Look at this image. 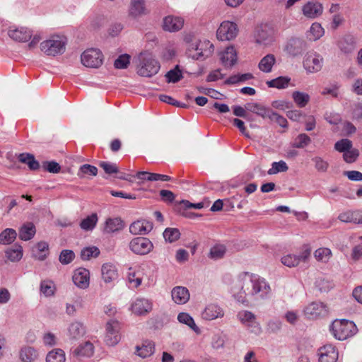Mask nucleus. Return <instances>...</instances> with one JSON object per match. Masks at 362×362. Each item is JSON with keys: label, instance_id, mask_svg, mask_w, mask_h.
Listing matches in <instances>:
<instances>
[{"label": "nucleus", "instance_id": "f257e3e1", "mask_svg": "<svg viewBox=\"0 0 362 362\" xmlns=\"http://www.w3.org/2000/svg\"><path fill=\"white\" fill-rule=\"evenodd\" d=\"M230 291L238 302L245 303L247 298H265L271 292L269 283L259 275L243 272L230 284Z\"/></svg>", "mask_w": 362, "mask_h": 362}, {"label": "nucleus", "instance_id": "f03ea898", "mask_svg": "<svg viewBox=\"0 0 362 362\" xmlns=\"http://www.w3.org/2000/svg\"><path fill=\"white\" fill-rule=\"evenodd\" d=\"M137 74L141 76L151 77L160 69L159 62L148 53H141L138 57Z\"/></svg>", "mask_w": 362, "mask_h": 362}, {"label": "nucleus", "instance_id": "7ed1b4c3", "mask_svg": "<svg viewBox=\"0 0 362 362\" xmlns=\"http://www.w3.org/2000/svg\"><path fill=\"white\" fill-rule=\"evenodd\" d=\"M331 330L337 339L342 341L354 335L357 327L354 322L342 319L334 321Z\"/></svg>", "mask_w": 362, "mask_h": 362}, {"label": "nucleus", "instance_id": "20e7f679", "mask_svg": "<svg viewBox=\"0 0 362 362\" xmlns=\"http://www.w3.org/2000/svg\"><path fill=\"white\" fill-rule=\"evenodd\" d=\"M66 44L65 37L58 35L53 36L41 42L40 49L47 55L56 56L65 52Z\"/></svg>", "mask_w": 362, "mask_h": 362}, {"label": "nucleus", "instance_id": "39448f33", "mask_svg": "<svg viewBox=\"0 0 362 362\" xmlns=\"http://www.w3.org/2000/svg\"><path fill=\"white\" fill-rule=\"evenodd\" d=\"M214 45L209 40L199 41L187 49V54L195 60H202L210 57L214 52Z\"/></svg>", "mask_w": 362, "mask_h": 362}, {"label": "nucleus", "instance_id": "423d86ee", "mask_svg": "<svg viewBox=\"0 0 362 362\" xmlns=\"http://www.w3.org/2000/svg\"><path fill=\"white\" fill-rule=\"evenodd\" d=\"M103 54L98 49L90 48L85 50L81 55L82 64L88 68H98L103 63Z\"/></svg>", "mask_w": 362, "mask_h": 362}, {"label": "nucleus", "instance_id": "0eeeda50", "mask_svg": "<svg viewBox=\"0 0 362 362\" xmlns=\"http://www.w3.org/2000/svg\"><path fill=\"white\" fill-rule=\"evenodd\" d=\"M129 249L135 255H146L153 249V243L147 238L136 237L129 243Z\"/></svg>", "mask_w": 362, "mask_h": 362}, {"label": "nucleus", "instance_id": "6e6552de", "mask_svg": "<svg viewBox=\"0 0 362 362\" xmlns=\"http://www.w3.org/2000/svg\"><path fill=\"white\" fill-rule=\"evenodd\" d=\"M238 33V28L236 23L225 21H223L218 27L216 36L219 40L229 41L236 37Z\"/></svg>", "mask_w": 362, "mask_h": 362}, {"label": "nucleus", "instance_id": "1a4fd4ad", "mask_svg": "<svg viewBox=\"0 0 362 362\" xmlns=\"http://www.w3.org/2000/svg\"><path fill=\"white\" fill-rule=\"evenodd\" d=\"M311 255V249L306 246L299 255L288 254L281 257V263L288 267H297L300 262H306Z\"/></svg>", "mask_w": 362, "mask_h": 362}, {"label": "nucleus", "instance_id": "9d476101", "mask_svg": "<svg viewBox=\"0 0 362 362\" xmlns=\"http://www.w3.org/2000/svg\"><path fill=\"white\" fill-rule=\"evenodd\" d=\"M153 306L151 300L139 297L132 301L130 309L136 315L145 316L153 310Z\"/></svg>", "mask_w": 362, "mask_h": 362}, {"label": "nucleus", "instance_id": "9b49d317", "mask_svg": "<svg viewBox=\"0 0 362 362\" xmlns=\"http://www.w3.org/2000/svg\"><path fill=\"white\" fill-rule=\"evenodd\" d=\"M323 66V57L316 52L308 53L303 60V67L309 73L320 71Z\"/></svg>", "mask_w": 362, "mask_h": 362}, {"label": "nucleus", "instance_id": "f8f14e48", "mask_svg": "<svg viewBox=\"0 0 362 362\" xmlns=\"http://www.w3.org/2000/svg\"><path fill=\"white\" fill-rule=\"evenodd\" d=\"M119 329L120 326L118 321L111 320L107 322L105 341L108 346H115L119 343L120 341Z\"/></svg>", "mask_w": 362, "mask_h": 362}, {"label": "nucleus", "instance_id": "ddd939ff", "mask_svg": "<svg viewBox=\"0 0 362 362\" xmlns=\"http://www.w3.org/2000/svg\"><path fill=\"white\" fill-rule=\"evenodd\" d=\"M327 312V305L322 302H313L303 310L305 316L312 320L325 315Z\"/></svg>", "mask_w": 362, "mask_h": 362}, {"label": "nucleus", "instance_id": "4468645a", "mask_svg": "<svg viewBox=\"0 0 362 362\" xmlns=\"http://www.w3.org/2000/svg\"><path fill=\"white\" fill-rule=\"evenodd\" d=\"M239 320L247 327L251 328V331L259 334L261 332V327L256 320V316L248 310H242L237 315Z\"/></svg>", "mask_w": 362, "mask_h": 362}, {"label": "nucleus", "instance_id": "2eb2a0df", "mask_svg": "<svg viewBox=\"0 0 362 362\" xmlns=\"http://www.w3.org/2000/svg\"><path fill=\"white\" fill-rule=\"evenodd\" d=\"M72 280L78 288L86 289L90 284V272L85 268H78L74 272Z\"/></svg>", "mask_w": 362, "mask_h": 362}, {"label": "nucleus", "instance_id": "dca6fc26", "mask_svg": "<svg viewBox=\"0 0 362 362\" xmlns=\"http://www.w3.org/2000/svg\"><path fill=\"white\" fill-rule=\"evenodd\" d=\"M319 362H336L339 354L337 349L332 345H325L318 350Z\"/></svg>", "mask_w": 362, "mask_h": 362}, {"label": "nucleus", "instance_id": "f3484780", "mask_svg": "<svg viewBox=\"0 0 362 362\" xmlns=\"http://www.w3.org/2000/svg\"><path fill=\"white\" fill-rule=\"evenodd\" d=\"M184 19L179 16H168L163 18V28L168 32H177L182 28Z\"/></svg>", "mask_w": 362, "mask_h": 362}, {"label": "nucleus", "instance_id": "a211bd4d", "mask_svg": "<svg viewBox=\"0 0 362 362\" xmlns=\"http://www.w3.org/2000/svg\"><path fill=\"white\" fill-rule=\"evenodd\" d=\"M153 229V223L147 220H138L129 226V232L133 235H146Z\"/></svg>", "mask_w": 362, "mask_h": 362}, {"label": "nucleus", "instance_id": "6ab92c4d", "mask_svg": "<svg viewBox=\"0 0 362 362\" xmlns=\"http://www.w3.org/2000/svg\"><path fill=\"white\" fill-rule=\"evenodd\" d=\"M220 59L222 64L226 68H231L237 62V52L234 47L230 46L220 53Z\"/></svg>", "mask_w": 362, "mask_h": 362}, {"label": "nucleus", "instance_id": "aec40b11", "mask_svg": "<svg viewBox=\"0 0 362 362\" xmlns=\"http://www.w3.org/2000/svg\"><path fill=\"white\" fill-rule=\"evenodd\" d=\"M306 44L300 38H292L286 44L285 50L286 52L296 57L300 54L305 49Z\"/></svg>", "mask_w": 362, "mask_h": 362}, {"label": "nucleus", "instance_id": "412c9836", "mask_svg": "<svg viewBox=\"0 0 362 362\" xmlns=\"http://www.w3.org/2000/svg\"><path fill=\"white\" fill-rule=\"evenodd\" d=\"M246 109L248 112H252L262 119H269L272 112V110L269 107L257 103H246Z\"/></svg>", "mask_w": 362, "mask_h": 362}, {"label": "nucleus", "instance_id": "4be33fe9", "mask_svg": "<svg viewBox=\"0 0 362 362\" xmlns=\"http://www.w3.org/2000/svg\"><path fill=\"white\" fill-rule=\"evenodd\" d=\"M202 318L206 320H213L224 316L223 310L217 304L208 305L202 313Z\"/></svg>", "mask_w": 362, "mask_h": 362}, {"label": "nucleus", "instance_id": "5701e85b", "mask_svg": "<svg viewBox=\"0 0 362 362\" xmlns=\"http://www.w3.org/2000/svg\"><path fill=\"white\" fill-rule=\"evenodd\" d=\"M323 7L319 2L310 1L303 7L304 16L309 18H315L322 13Z\"/></svg>", "mask_w": 362, "mask_h": 362}, {"label": "nucleus", "instance_id": "b1692460", "mask_svg": "<svg viewBox=\"0 0 362 362\" xmlns=\"http://www.w3.org/2000/svg\"><path fill=\"white\" fill-rule=\"evenodd\" d=\"M171 296L176 304L182 305L189 300V292L185 287L176 286L172 290Z\"/></svg>", "mask_w": 362, "mask_h": 362}, {"label": "nucleus", "instance_id": "393cba45", "mask_svg": "<svg viewBox=\"0 0 362 362\" xmlns=\"http://www.w3.org/2000/svg\"><path fill=\"white\" fill-rule=\"evenodd\" d=\"M8 35L15 41L26 42L31 38L32 32L25 28H11L8 30Z\"/></svg>", "mask_w": 362, "mask_h": 362}, {"label": "nucleus", "instance_id": "a878e982", "mask_svg": "<svg viewBox=\"0 0 362 362\" xmlns=\"http://www.w3.org/2000/svg\"><path fill=\"white\" fill-rule=\"evenodd\" d=\"M338 219L344 223L362 224V211H346L338 216Z\"/></svg>", "mask_w": 362, "mask_h": 362}, {"label": "nucleus", "instance_id": "bb28decb", "mask_svg": "<svg viewBox=\"0 0 362 362\" xmlns=\"http://www.w3.org/2000/svg\"><path fill=\"white\" fill-rule=\"evenodd\" d=\"M85 334L83 325L78 322H71L68 327V336L70 339L76 340L83 337Z\"/></svg>", "mask_w": 362, "mask_h": 362}, {"label": "nucleus", "instance_id": "cd10ccee", "mask_svg": "<svg viewBox=\"0 0 362 362\" xmlns=\"http://www.w3.org/2000/svg\"><path fill=\"white\" fill-rule=\"evenodd\" d=\"M19 238L24 241L31 240L36 233V228L35 225L31 222L24 223L19 228Z\"/></svg>", "mask_w": 362, "mask_h": 362}, {"label": "nucleus", "instance_id": "c85d7f7f", "mask_svg": "<svg viewBox=\"0 0 362 362\" xmlns=\"http://www.w3.org/2000/svg\"><path fill=\"white\" fill-rule=\"evenodd\" d=\"M276 63V57L272 54H268L262 57L259 64L258 69L263 73H270Z\"/></svg>", "mask_w": 362, "mask_h": 362}, {"label": "nucleus", "instance_id": "c756f323", "mask_svg": "<svg viewBox=\"0 0 362 362\" xmlns=\"http://www.w3.org/2000/svg\"><path fill=\"white\" fill-rule=\"evenodd\" d=\"M146 13L144 0H132L129 9V15L137 18Z\"/></svg>", "mask_w": 362, "mask_h": 362}, {"label": "nucleus", "instance_id": "7c9ffc66", "mask_svg": "<svg viewBox=\"0 0 362 362\" xmlns=\"http://www.w3.org/2000/svg\"><path fill=\"white\" fill-rule=\"evenodd\" d=\"M155 351L154 343L151 341H144L142 345L136 347V354L141 358H146L153 354Z\"/></svg>", "mask_w": 362, "mask_h": 362}, {"label": "nucleus", "instance_id": "2f4dec72", "mask_svg": "<svg viewBox=\"0 0 362 362\" xmlns=\"http://www.w3.org/2000/svg\"><path fill=\"white\" fill-rule=\"evenodd\" d=\"M19 357L18 362H35L37 359L38 354L34 348L25 346L20 351Z\"/></svg>", "mask_w": 362, "mask_h": 362}, {"label": "nucleus", "instance_id": "473e14b6", "mask_svg": "<svg viewBox=\"0 0 362 362\" xmlns=\"http://www.w3.org/2000/svg\"><path fill=\"white\" fill-rule=\"evenodd\" d=\"M102 277L105 283H110L117 278L116 267L111 264H104L102 267Z\"/></svg>", "mask_w": 362, "mask_h": 362}, {"label": "nucleus", "instance_id": "72a5a7b5", "mask_svg": "<svg viewBox=\"0 0 362 362\" xmlns=\"http://www.w3.org/2000/svg\"><path fill=\"white\" fill-rule=\"evenodd\" d=\"M94 346L93 344L89 341H86L79 345L74 351V354L78 357H90L93 355Z\"/></svg>", "mask_w": 362, "mask_h": 362}, {"label": "nucleus", "instance_id": "f704fd0d", "mask_svg": "<svg viewBox=\"0 0 362 362\" xmlns=\"http://www.w3.org/2000/svg\"><path fill=\"white\" fill-rule=\"evenodd\" d=\"M124 223L119 218H107L105 221L104 230L107 233H112L122 230Z\"/></svg>", "mask_w": 362, "mask_h": 362}, {"label": "nucleus", "instance_id": "c9c22d12", "mask_svg": "<svg viewBox=\"0 0 362 362\" xmlns=\"http://www.w3.org/2000/svg\"><path fill=\"white\" fill-rule=\"evenodd\" d=\"M139 267H130L127 272V279L134 288L139 287L142 282V278L139 275Z\"/></svg>", "mask_w": 362, "mask_h": 362}, {"label": "nucleus", "instance_id": "e433bc0d", "mask_svg": "<svg viewBox=\"0 0 362 362\" xmlns=\"http://www.w3.org/2000/svg\"><path fill=\"white\" fill-rule=\"evenodd\" d=\"M18 160L22 163L27 164L29 169L31 170H35L39 169L40 163L35 160V156L29 153H22L18 156Z\"/></svg>", "mask_w": 362, "mask_h": 362}, {"label": "nucleus", "instance_id": "4c0bfd02", "mask_svg": "<svg viewBox=\"0 0 362 362\" xmlns=\"http://www.w3.org/2000/svg\"><path fill=\"white\" fill-rule=\"evenodd\" d=\"M324 34L325 30L322 25L318 23H314L307 32L306 37L310 41H316L322 37Z\"/></svg>", "mask_w": 362, "mask_h": 362}, {"label": "nucleus", "instance_id": "58836bf2", "mask_svg": "<svg viewBox=\"0 0 362 362\" xmlns=\"http://www.w3.org/2000/svg\"><path fill=\"white\" fill-rule=\"evenodd\" d=\"M6 258L13 262H18L23 257V248L20 245H14L5 252Z\"/></svg>", "mask_w": 362, "mask_h": 362}, {"label": "nucleus", "instance_id": "ea45409f", "mask_svg": "<svg viewBox=\"0 0 362 362\" xmlns=\"http://www.w3.org/2000/svg\"><path fill=\"white\" fill-rule=\"evenodd\" d=\"M292 98L296 105L300 108L305 107L310 100L309 94L298 90L292 93Z\"/></svg>", "mask_w": 362, "mask_h": 362}, {"label": "nucleus", "instance_id": "a19ab883", "mask_svg": "<svg viewBox=\"0 0 362 362\" xmlns=\"http://www.w3.org/2000/svg\"><path fill=\"white\" fill-rule=\"evenodd\" d=\"M291 81V78L288 76H279L266 82L269 88H276L277 89L286 88Z\"/></svg>", "mask_w": 362, "mask_h": 362}, {"label": "nucleus", "instance_id": "79ce46f5", "mask_svg": "<svg viewBox=\"0 0 362 362\" xmlns=\"http://www.w3.org/2000/svg\"><path fill=\"white\" fill-rule=\"evenodd\" d=\"M332 257V252L328 247H320L314 252L315 259L322 263H327Z\"/></svg>", "mask_w": 362, "mask_h": 362}, {"label": "nucleus", "instance_id": "37998d69", "mask_svg": "<svg viewBox=\"0 0 362 362\" xmlns=\"http://www.w3.org/2000/svg\"><path fill=\"white\" fill-rule=\"evenodd\" d=\"M37 251H33V257L37 260L43 261L48 255L49 245L45 241L39 242L36 245Z\"/></svg>", "mask_w": 362, "mask_h": 362}, {"label": "nucleus", "instance_id": "c03bdc74", "mask_svg": "<svg viewBox=\"0 0 362 362\" xmlns=\"http://www.w3.org/2000/svg\"><path fill=\"white\" fill-rule=\"evenodd\" d=\"M17 233L13 228H6L0 233V244L9 245L16 239Z\"/></svg>", "mask_w": 362, "mask_h": 362}, {"label": "nucleus", "instance_id": "a18cd8bd", "mask_svg": "<svg viewBox=\"0 0 362 362\" xmlns=\"http://www.w3.org/2000/svg\"><path fill=\"white\" fill-rule=\"evenodd\" d=\"M177 320L189 327L197 334L200 333L199 328L197 326L194 319L187 313H180L177 315Z\"/></svg>", "mask_w": 362, "mask_h": 362}, {"label": "nucleus", "instance_id": "49530a36", "mask_svg": "<svg viewBox=\"0 0 362 362\" xmlns=\"http://www.w3.org/2000/svg\"><path fill=\"white\" fill-rule=\"evenodd\" d=\"M98 222V216L96 214H92L83 219L80 223V227L83 230H92L96 226Z\"/></svg>", "mask_w": 362, "mask_h": 362}, {"label": "nucleus", "instance_id": "de8ad7c7", "mask_svg": "<svg viewBox=\"0 0 362 362\" xmlns=\"http://www.w3.org/2000/svg\"><path fill=\"white\" fill-rule=\"evenodd\" d=\"M311 143L310 137L305 133L298 134L292 143V146L296 148H304Z\"/></svg>", "mask_w": 362, "mask_h": 362}, {"label": "nucleus", "instance_id": "09e8293b", "mask_svg": "<svg viewBox=\"0 0 362 362\" xmlns=\"http://www.w3.org/2000/svg\"><path fill=\"white\" fill-rule=\"evenodd\" d=\"M226 252V247L223 245H216L213 246L209 251V257L217 260L224 257Z\"/></svg>", "mask_w": 362, "mask_h": 362}, {"label": "nucleus", "instance_id": "8fccbe9b", "mask_svg": "<svg viewBox=\"0 0 362 362\" xmlns=\"http://www.w3.org/2000/svg\"><path fill=\"white\" fill-rule=\"evenodd\" d=\"M46 361L47 362H64V351L60 349H54L48 353Z\"/></svg>", "mask_w": 362, "mask_h": 362}, {"label": "nucleus", "instance_id": "3c124183", "mask_svg": "<svg viewBox=\"0 0 362 362\" xmlns=\"http://www.w3.org/2000/svg\"><path fill=\"white\" fill-rule=\"evenodd\" d=\"M163 238L165 241L169 243H174L180 239L181 233L179 229L175 228H167L165 229L163 233Z\"/></svg>", "mask_w": 362, "mask_h": 362}, {"label": "nucleus", "instance_id": "603ef678", "mask_svg": "<svg viewBox=\"0 0 362 362\" xmlns=\"http://www.w3.org/2000/svg\"><path fill=\"white\" fill-rule=\"evenodd\" d=\"M314 167L317 172L325 173L327 171L329 164L328 161L320 156H315L311 159Z\"/></svg>", "mask_w": 362, "mask_h": 362}, {"label": "nucleus", "instance_id": "864d4df0", "mask_svg": "<svg viewBox=\"0 0 362 362\" xmlns=\"http://www.w3.org/2000/svg\"><path fill=\"white\" fill-rule=\"evenodd\" d=\"M40 291L46 297L54 296L55 286L52 281L44 280L40 283Z\"/></svg>", "mask_w": 362, "mask_h": 362}, {"label": "nucleus", "instance_id": "5fc2aeb1", "mask_svg": "<svg viewBox=\"0 0 362 362\" xmlns=\"http://www.w3.org/2000/svg\"><path fill=\"white\" fill-rule=\"evenodd\" d=\"M168 83H177L182 78V74L178 66L170 70L165 74Z\"/></svg>", "mask_w": 362, "mask_h": 362}, {"label": "nucleus", "instance_id": "6e6d98bb", "mask_svg": "<svg viewBox=\"0 0 362 362\" xmlns=\"http://www.w3.org/2000/svg\"><path fill=\"white\" fill-rule=\"evenodd\" d=\"M100 250L97 247H88L83 248L81 252V257L83 260H88L91 257H96L99 255Z\"/></svg>", "mask_w": 362, "mask_h": 362}, {"label": "nucleus", "instance_id": "4d7b16f0", "mask_svg": "<svg viewBox=\"0 0 362 362\" xmlns=\"http://www.w3.org/2000/svg\"><path fill=\"white\" fill-rule=\"evenodd\" d=\"M98 173V169L95 166L89 164L81 165L78 172V176L83 177L86 175L95 176Z\"/></svg>", "mask_w": 362, "mask_h": 362}, {"label": "nucleus", "instance_id": "13d9d810", "mask_svg": "<svg viewBox=\"0 0 362 362\" xmlns=\"http://www.w3.org/2000/svg\"><path fill=\"white\" fill-rule=\"evenodd\" d=\"M107 22V17L103 14H95L90 21V27L97 30L104 26Z\"/></svg>", "mask_w": 362, "mask_h": 362}, {"label": "nucleus", "instance_id": "bf43d9fd", "mask_svg": "<svg viewBox=\"0 0 362 362\" xmlns=\"http://www.w3.org/2000/svg\"><path fill=\"white\" fill-rule=\"evenodd\" d=\"M353 146L352 141L348 139H341L334 144V149L340 153L346 152Z\"/></svg>", "mask_w": 362, "mask_h": 362}, {"label": "nucleus", "instance_id": "052dcab7", "mask_svg": "<svg viewBox=\"0 0 362 362\" xmlns=\"http://www.w3.org/2000/svg\"><path fill=\"white\" fill-rule=\"evenodd\" d=\"M130 55L127 54L119 55L114 62L115 67L119 69H127L130 63Z\"/></svg>", "mask_w": 362, "mask_h": 362}, {"label": "nucleus", "instance_id": "680f3d73", "mask_svg": "<svg viewBox=\"0 0 362 362\" xmlns=\"http://www.w3.org/2000/svg\"><path fill=\"white\" fill-rule=\"evenodd\" d=\"M288 169L287 164L284 160L279 162H274L272 164V168L268 170L269 175H274L279 172H286Z\"/></svg>", "mask_w": 362, "mask_h": 362}, {"label": "nucleus", "instance_id": "e2e57ef3", "mask_svg": "<svg viewBox=\"0 0 362 362\" xmlns=\"http://www.w3.org/2000/svg\"><path fill=\"white\" fill-rule=\"evenodd\" d=\"M75 258L74 252L71 250H63L59 255V260L62 264L71 263Z\"/></svg>", "mask_w": 362, "mask_h": 362}, {"label": "nucleus", "instance_id": "0e129e2a", "mask_svg": "<svg viewBox=\"0 0 362 362\" xmlns=\"http://www.w3.org/2000/svg\"><path fill=\"white\" fill-rule=\"evenodd\" d=\"M359 156V151L356 148H351L350 150L344 152L343 154V158L345 162L348 163H352L356 160Z\"/></svg>", "mask_w": 362, "mask_h": 362}, {"label": "nucleus", "instance_id": "69168bd1", "mask_svg": "<svg viewBox=\"0 0 362 362\" xmlns=\"http://www.w3.org/2000/svg\"><path fill=\"white\" fill-rule=\"evenodd\" d=\"M42 168L51 173H58L61 170L60 165L56 161H46L42 163Z\"/></svg>", "mask_w": 362, "mask_h": 362}, {"label": "nucleus", "instance_id": "338daca9", "mask_svg": "<svg viewBox=\"0 0 362 362\" xmlns=\"http://www.w3.org/2000/svg\"><path fill=\"white\" fill-rule=\"evenodd\" d=\"M269 119L272 121H275L280 127L283 128H286L288 127L287 119L284 117L279 115L277 112L273 110Z\"/></svg>", "mask_w": 362, "mask_h": 362}, {"label": "nucleus", "instance_id": "774afa93", "mask_svg": "<svg viewBox=\"0 0 362 362\" xmlns=\"http://www.w3.org/2000/svg\"><path fill=\"white\" fill-rule=\"evenodd\" d=\"M99 165L107 174L110 175L118 172V168L115 163L102 161L99 163Z\"/></svg>", "mask_w": 362, "mask_h": 362}]
</instances>
